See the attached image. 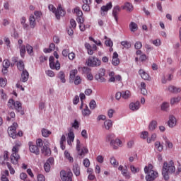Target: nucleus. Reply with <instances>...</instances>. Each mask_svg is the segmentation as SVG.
Instances as JSON below:
<instances>
[{"instance_id": "f257e3e1", "label": "nucleus", "mask_w": 181, "mask_h": 181, "mask_svg": "<svg viewBox=\"0 0 181 181\" xmlns=\"http://www.w3.org/2000/svg\"><path fill=\"white\" fill-rule=\"evenodd\" d=\"M175 170L176 168H175V163H173V160H170L169 163L165 162L162 169V175L165 180H169V173H174Z\"/></svg>"}, {"instance_id": "f03ea898", "label": "nucleus", "mask_w": 181, "mask_h": 181, "mask_svg": "<svg viewBox=\"0 0 181 181\" xmlns=\"http://www.w3.org/2000/svg\"><path fill=\"white\" fill-rule=\"evenodd\" d=\"M144 172L147 174L146 176V181L155 180L158 177V172L153 170V165L149 164L144 168Z\"/></svg>"}, {"instance_id": "7ed1b4c3", "label": "nucleus", "mask_w": 181, "mask_h": 181, "mask_svg": "<svg viewBox=\"0 0 181 181\" xmlns=\"http://www.w3.org/2000/svg\"><path fill=\"white\" fill-rule=\"evenodd\" d=\"M19 146H21L19 144H16L12 148L10 159L13 165H18V163H19V159H21V156H19Z\"/></svg>"}, {"instance_id": "20e7f679", "label": "nucleus", "mask_w": 181, "mask_h": 181, "mask_svg": "<svg viewBox=\"0 0 181 181\" xmlns=\"http://www.w3.org/2000/svg\"><path fill=\"white\" fill-rule=\"evenodd\" d=\"M48 9L54 13L56 18L58 20L60 19L61 16H64V15H66V11L63 9L61 4L58 6L57 9H56V7H54L53 4H49L48 6Z\"/></svg>"}, {"instance_id": "39448f33", "label": "nucleus", "mask_w": 181, "mask_h": 181, "mask_svg": "<svg viewBox=\"0 0 181 181\" xmlns=\"http://www.w3.org/2000/svg\"><path fill=\"white\" fill-rule=\"evenodd\" d=\"M86 64L89 67H97L98 66H101V60L95 57H90L87 59Z\"/></svg>"}, {"instance_id": "423d86ee", "label": "nucleus", "mask_w": 181, "mask_h": 181, "mask_svg": "<svg viewBox=\"0 0 181 181\" xmlns=\"http://www.w3.org/2000/svg\"><path fill=\"white\" fill-rule=\"evenodd\" d=\"M76 151L78 155L82 158H84L86 153H88V148H87L86 146L81 148V143L78 139L76 140Z\"/></svg>"}, {"instance_id": "0eeeda50", "label": "nucleus", "mask_w": 181, "mask_h": 181, "mask_svg": "<svg viewBox=\"0 0 181 181\" xmlns=\"http://www.w3.org/2000/svg\"><path fill=\"white\" fill-rule=\"evenodd\" d=\"M8 105L11 108H14L18 112H21L22 111V103L19 101L13 100V99H10L8 102Z\"/></svg>"}, {"instance_id": "6e6552de", "label": "nucleus", "mask_w": 181, "mask_h": 181, "mask_svg": "<svg viewBox=\"0 0 181 181\" xmlns=\"http://www.w3.org/2000/svg\"><path fill=\"white\" fill-rule=\"evenodd\" d=\"M95 78L99 83H105V69L101 68L99 69L98 73L95 76Z\"/></svg>"}, {"instance_id": "1a4fd4ad", "label": "nucleus", "mask_w": 181, "mask_h": 181, "mask_svg": "<svg viewBox=\"0 0 181 181\" xmlns=\"http://www.w3.org/2000/svg\"><path fill=\"white\" fill-rule=\"evenodd\" d=\"M61 179L62 181H73V173L71 171H61Z\"/></svg>"}, {"instance_id": "9d476101", "label": "nucleus", "mask_w": 181, "mask_h": 181, "mask_svg": "<svg viewBox=\"0 0 181 181\" xmlns=\"http://www.w3.org/2000/svg\"><path fill=\"white\" fill-rule=\"evenodd\" d=\"M16 128H18V123L13 122L12 126L8 127V134L13 139H16Z\"/></svg>"}, {"instance_id": "9b49d317", "label": "nucleus", "mask_w": 181, "mask_h": 181, "mask_svg": "<svg viewBox=\"0 0 181 181\" xmlns=\"http://www.w3.org/2000/svg\"><path fill=\"white\" fill-rule=\"evenodd\" d=\"M49 67L52 70H60V62L59 61L54 62V57H49Z\"/></svg>"}, {"instance_id": "f8f14e48", "label": "nucleus", "mask_w": 181, "mask_h": 181, "mask_svg": "<svg viewBox=\"0 0 181 181\" xmlns=\"http://www.w3.org/2000/svg\"><path fill=\"white\" fill-rule=\"evenodd\" d=\"M110 9H112V3L109 2L105 6H103L100 8V15L101 16H105L107 13H108V11Z\"/></svg>"}, {"instance_id": "ddd939ff", "label": "nucleus", "mask_w": 181, "mask_h": 181, "mask_svg": "<svg viewBox=\"0 0 181 181\" xmlns=\"http://www.w3.org/2000/svg\"><path fill=\"white\" fill-rule=\"evenodd\" d=\"M30 152L35 153V155H39L40 153V150H39V147L35 145L34 142L30 141L28 143Z\"/></svg>"}, {"instance_id": "4468645a", "label": "nucleus", "mask_w": 181, "mask_h": 181, "mask_svg": "<svg viewBox=\"0 0 181 181\" xmlns=\"http://www.w3.org/2000/svg\"><path fill=\"white\" fill-rule=\"evenodd\" d=\"M74 13H76L77 16V22H84V18H83V11L80 9V7H76L74 8Z\"/></svg>"}, {"instance_id": "2eb2a0df", "label": "nucleus", "mask_w": 181, "mask_h": 181, "mask_svg": "<svg viewBox=\"0 0 181 181\" xmlns=\"http://www.w3.org/2000/svg\"><path fill=\"white\" fill-rule=\"evenodd\" d=\"M85 47L87 49L88 54L90 56L94 54V51L97 50V45H93L92 47L89 43H85Z\"/></svg>"}, {"instance_id": "dca6fc26", "label": "nucleus", "mask_w": 181, "mask_h": 181, "mask_svg": "<svg viewBox=\"0 0 181 181\" xmlns=\"http://www.w3.org/2000/svg\"><path fill=\"white\" fill-rule=\"evenodd\" d=\"M110 146L113 148V149H118L119 146H122V141L119 139H114L110 142Z\"/></svg>"}, {"instance_id": "f3484780", "label": "nucleus", "mask_w": 181, "mask_h": 181, "mask_svg": "<svg viewBox=\"0 0 181 181\" xmlns=\"http://www.w3.org/2000/svg\"><path fill=\"white\" fill-rule=\"evenodd\" d=\"M119 12H121V7L119 6H115L112 10V16L117 23H118V13Z\"/></svg>"}, {"instance_id": "a211bd4d", "label": "nucleus", "mask_w": 181, "mask_h": 181, "mask_svg": "<svg viewBox=\"0 0 181 181\" xmlns=\"http://www.w3.org/2000/svg\"><path fill=\"white\" fill-rule=\"evenodd\" d=\"M118 169L122 171V175L126 177V179L131 178V174L128 172V168L126 166V168L124 169V166L119 165Z\"/></svg>"}, {"instance_id": "6ab92c4d", "label": "nucleus", "mask_w": 181, "mask_h": 181, "mask_svg": "<svg viewBox=\"0 0 181 181\" xmlns=\"http://www.w3.org/2000/svg\"><path fill=\"white\" fill-rule=\"evenodd\" d=\"M177 121L176 120V117L173 115H170L169 117V120L168 121V125L170 128H174V127H176Z\"/></svg>"}, {"instance_id": "aec40b11", "label": "nucleus", "mask_w": 181, "mask_h": 181, "mask_svg": "<svg viewBox=\"0 0 181 181\" xmlns=\"http://www.w3.org/2000/svg\"><path fill=\"white\" fill-rule=\"evenodd\" d=\"M139 108H141V103H139V101L131 103L129 104V109L132 111H138Z\"/></svg>"}, {"instance_id": "412c9836", "label": "nucleus", "mask_w": 181, "mask_h": 181, "mask_svg": "<svg viewBox=\"0 0 181 181\" xmlns=\"http://www.w3.org/2000/svg\"><path fill=\"white\" fill-rule=\"evenodd\" d=\"M118 53L115 52L112 55V64L113 66H118L119 64V58H118Z\"/></svg>"}, {"instance_id": "4be33fe9", "label": "nucleus", "mask_w": 181, "mask_h": 181, "mask_svg": "<svg viewBox=\"0 0 181 181\" xmlns=\"http://www.w3.org/2000/svg\"><path fill=\"white\" fill-rule=\"evenodd\" d=\"M139 76H141L143 80H148V81L149 80H151V76H149V74L146 73L145 71H144V69H140L139 71Z\"/></svg>"}, {"instance_id": "5701e85b", "label": "nucleus", "mask_w": 181, "mask_h": 181, "mask_svg": "<svg viewBox=\"0 0 181 181\" xmlns=\"http://www.w3.org/2000/svg\"><path fill=\"white\" fill-rule=\"evenodd\" d=\"M29 80V72L27 70H23L21 74V81L26 83Z\"/></svg>"}, {"instance_id": "b1692460", "label": "nucleus", "mask_w": 181, "mask_h": 181, "mask_svg": "<svg viewBox=\"0 0 181 181\" xmlns=\"http://www.w3.org/2000/svg\"><path fill=\"white\" fill-rule=\"evenodd\" d=\"M74 142V132L70 131L68 133V139H67V144L70 146H71V143Z\"/></svg>"}, {"instance_id": "393cba45", "label": "nucleus", "mask_w": 181, "mask_h": 181, "mask_svg": "<svg viewBox=\"0 0 181 181\" xmlns=\"http://www.w3.org/2000/svg\"><path fill=\"white\" fill-rule=\"evenodd\" d=\"M168 91L170 93H173L174 94H177V93H180L181 91V88H177L175 86H170L168 87Z\"/></svg>"}, {"instance_id": "a878e982", "label": "nucleus", "mask_w": 181, "mask_h": 181, "mask_svg": "<svg viewBox=\"0 0 181 181\" xmlns=\"http://www.w3.org/2000/svg\"><path fill=\"white\" fill-rule=\"evenodd\" d=\"M30 26L32 29H35V26H36V18H35V16L31 15L29 18Z\"/></svg>"}, {"instance_id": "bb28decb", "label": "nucleus", "mask_w": 181, "mask_h": 181, "mask_svg": "<svg viewBox=\"0 0 181 181\" xmlns=\"http://www.w3.org/2000/svg\"><path fill=\"white\" fill-rule=\"evenodd\" d=\"M75 176H79L80 175V166H78V164L75 163L73 165V169H72Z\"/></svg>"}, {"instance_id": "cd10ccee", "label": "nucleus", "mask_w": 181, "mask_h": 181, "mask_svg": "<svg viewBox=\"0 0 181 181\" xmlns=\"http://www.w3.org/2000/svg\"><path fill=\"white\" fill-rule=\"evenodd\" d=\"M91 114V110L88 108V106L86 105L85 108L82 110V115L83 117H90Z\"/></svg>"}, {"instance_id": "c85d7f7f", "label": "nucleus", "mask_w": 181, "mask_h": 181, "mask_svg": "<svg viewBox=\"0 0 181 181\" xmlns=\"http://www.w3.org/2000/svg\"><path fill=\"white\" fill-rule=\"evenodd\" d=\"M123 9H125L127 12H132L134 11V6L131 3H126L123 6Z\"/></svg>"}, {"instance_id": "c756f323", "label": "nucleus", "mask_w": 181, "mask_h": 181, "mask_svg": "<svg viewBox=\"0 0 181 181\" xmlns=\"http://www.w3.org/2000/svg\"><path fill=\"white\" fill-rule=\"evenodd\" d=\"M129 28L131 30V32H136V30H138V24H136L134 22H131Z\"/></svg>"}, {"instance_id": "7c9ffc66", "label": "nucleus", "mask_w": 181, "mask_h": 181, "mask_svg": "<svg viewBox=\"0 0 181 181\" xmlns=\"http://www.w3.org/2000/svg\"><path fill=\"white\" fill-rule=\"evenodd\" d=\"M157 125H158V122H156V120L151 121V122H150L148 125L149 130L154 131V129H156Z\"/></svg>"}, {"instance_id": "2f4dec72", "label": "nucleus", "mask_w": 181, "mask_h": 181, "mask_svg": "<svg viewBox=\"0 0 181 181\" xmlns=\"http://www.w3.org/2000/svg\"><path fill=\"white\" fill-rule=\"evenodd\" d=\"M54 49H56V45L54 43H51L49 48L44 49V53H50V52H53Z\"/></svg>"}, {"instance_id": "473e14b6", "label": "nucleus", "mask_w": 181, "mask_h": 181, "mask_svg": "<svg viewBox=\"0 0 181 181\" xmlns=\"http://www.w3.org/2000/svg\"><path fill=\"white\" fill-rule=\"evenodd\" d=\"M41 151H42V153H43L45 156H50V149L49 148V147L46 146H43Z\"/></svg>"}, {"instance_id": "72a5a7b5", "label": "nucleus", "mask_w": 181, "mask_h": 181, "mask_svg": "<svg viewBox=\"0 0 181 181\" xmlns=\"http://www.w3.org/2000/svg\"><path fill=\"white\" fill-rule=\"evenodd\" d=\"M58 78L61 80L62 83H66V74H64V71H59L58 74Z\"/></svg>"}, {"instance_id": "f704fd0d", "label": "nucleus", "mask_w": 181, "mask_h": 181, "mask_svg": "<svg viewBox=\"0 0 181 181\" xmlns=\"http://www.w3.org/2000/svg\"><path fill=\"white\" fill-rule=\"evenodd\" d=\"M65 142H66V136L63 134L60 139V146L62 151H64V149H66V146L64 145Z\"/></svg>"}, {"instance_id": "c9c22d12", "label": "nucleus", "mask_w": 181, "mask_h": 181, "mask_svg": "<svg viewBox=\"0 0 181 181\" xmlns=\"http://www.w3.org/2000/svg\"><path fill=\"white\" fill-rule=\"evenodd\" d=\"M17 68L20 71H23V70H25V64L23 60H20L17 62Z\"/></svg>"}, {"instance_id": "e433bc0d", "label": "nucleus", "mask_w": 181, "mask_h": 181, "mask_svg": "<svg viewBox=\"0 0 181 181\" xmlns=\"http://www.w3.org/2000/svg\"><path fill=\"white\" fill-rule=\"evenodd\" d=\"M15 112H11L8 113V116L6 117V121H8V122H10V121H15Z\"/></svg>"}, {"instance_id": "4c0bfd02", "label": "nucleus", "mask_w": 181, "mask_h": 181, "mask_svg": "<svg viewBox=\"0 0 181 181\" xmlns=\"http://www.w3.org/2000/svg\"><path fill=\"white\" fill-rule=\"evenodd\" d=\"M105 128V129H110V128H112V121L111 119H108L105 121L104 122Z\"/></svg>"}, {"instance_id": "58836bf2", "label": "nucleus", "mask_w": 181, "mask_h": 181, "mask_svg": "<svg viewBox=\"0 0 181 181\" xmlns=\"http://www.w3.org/2000/svg\"><path fill=\"white\" fill-rule=\"evenodd\" d=\"M78 73V71H77V69H72L69 74L70 80H74V78L76 77V76H77Z\"/></svg>"}, {"instance_id": "ea45409f", "label": "nucleus", "mask_w": 181, "mask_h": 181, "mask_svg": "<svg viewBox=\"0 0 181 181\" xmlns=\"http://www.w3.org/2000/svg\"><path fill=\"white\" fill-rule=\"evenodd\" d=\"M181 97L177 96L176 98H173L170 100V104L171 105H175V104H177L178 103H180Z\"/></svg>"}, {"instance_id": "a19ab883", "label": "nucleus", "mask_w": 181, "mask_h": 181, "mask_svg": "<svg viewBox=\"0 0 181 181\" xmlns=\"http://www.w3.org/2000/svg\"><path fill=\"white\" fill-rule=\"evenodd\" d=\"M131 97V92L129 90H126L122 93V98L124 100H128Z\"/></svg>"}, {"instance_id": "79ce46f5", "label": "nucleus", "mask_w": 181, "mask_h": 181, "mask_svg": "<svg viewBox=\"0 0 181 181\" xmlns=\"http://www.w3.org/2000/svg\"><path fill=\"white\" fill-rule=\"evenodd\" d=\"M109 82L110 83H115V71H111L109 73Z\"/></svg>"}, {"instance_id": "37998d69", "label": "nucleus", "mask_w": 181, "mask_h": 181, "mask_svg": "<svg viewBox=\"0 0 181 181\" xmlns=\"http://www.w3.org/2000/svg\"><path fill=\"white\" fill-rule=\"evenodd\" d=\"M114 139H115V134H107L106 136V142H112Z\"/></svg>"}, {"instance_id": "c03bdc74", "label": "nucleus", "mask_w": 181, "mask_h": 181, "mask_svg": "<svg viewBox=\"0 0 181 181\" xmlns=\"http://www.w3.org/2000/svg\"><path fill=\"white\" fill-rule=\"evenodd\" d=\"M52 134V132L46 129H42V136H45V138H47V136H49V135Z\"/></svg>"}, {"instance_id": "a18cd8bd", "label": "nucleus", "mask_w": 181, "mask_h": 181, "mask_svg": "<svg viewBox=\"0 0 181 181\" xmlns=\"http://www.w3.org/2000/svg\"><path fill=\"white\" fill-rule=\"evenodd\" d=\"M155 147L156 148V149H158L159 152H162V151H163V146L160 144V142L159 141H156Z\"/></svg>"}, {"instance_id": "49530a36", "label": "nucleus", "mask_w": 181, "mask_h": 181, "mask_svg": "<svg viewBox=\"0 0 181 181\" xmlns=\"http://www.w3.org/2000/svg\"><path fill=\"white\" fill-rule=\"evenodd\" d=\"M121 45H122V46H123V47H124V49L131 48V42H129L128 41H122Z\"/></svg>"}, {"instance_id": "de8ad7c7", "label": "nucleus", "mask_w": 181, "mask_h": 181, "mask_svg": "<svg viewBox=\"0 0 181 181\" xmlns=\"http://www.w3.org/2000/svg\"><path fill=\"white\" fill-rule=\"evenodd\" d=\"M26 50L30 56H33V47L30 46V45H27Z\"/></svg>"}, {"instance_id": "09e8293b", "label": "nucleus", "mask_w": 181, "mask_h": 181, "mask_svg": "<svg viewBox=\"0 0 181 181\" xmlns=\"http://www.w3.org/2000/svg\"><path fill=\"white\" fill-rule=\"evenodd\" d=\"M169 107H170L169 103L164 102L161 105V110H162V111H167L168 108H169Z\"/></svg>"}, {"instance_id": "8fccbe9b", "label": "nucleus", "mask_w": 181, "mask_h": 181, "mask_svg": "<svg viewBox=\"0 0 181 181\" xmlns=\"http://www.w3.org/2000/svg\"><path fill=\"white\" fill-rule=\"evenodd\" d=\"M20 54L21 57H23L25 56V53L26 52V48L24 45H20Z\"/></svg>"}, {"instance_id": "3c124183", "label": "nucleus", "mask_w": 181, "mask_h": 181, "mask_svg": "<svg viewBox=\"0 0 181 181\" xmlns=\"http://www.w3.org/2000/svg\"><path fill=\"white\" fill-rule=\"evenodd\" d=\"M110 162L111 165H112V166H114L115 168H117V166H118V161H117L115 158L114 157L110 158Z\"/></svg>"}, {"instance_id": "603ef678", "label": "nucleus", "mask_w": 181, "mask_h": 181, "mask_svg": "<svg viewBox=\"0 0 181 181\" xmlns=\"http://www.w3.org/2000/svg\"><path fill=\"white\" fill-rule=\"evenodd\" d=\"M74 80V84L76 86H78V84H81V77H80V76H76Z\"/></svg>"}, {"instance_id": "864d4df0", "label": "nucleus", "mask_w": 181, "mask_h": 181, "mask_svg": "<svg viewBox=\"0 0 181 181\" xmlns=\"http://www.w3.org/2000/svg\"><path fill=\"white\" fill-rule=\"evenodd\" d=\"M156 140V134H153L151 138H147V143L154 142Z\"/></svg>"}, {"instance_id": "5fc2aeb1", "label": "nucleus", "mask_w": 181, "mask_h": 181, "mask_svg": "<svg viewBox=\"0 0 181 181\" xmlns=\"http://www.w3.org/2000/svg\"><path fill=\"white\" fill-rule=\"evenodd\" d=\"M82 71H83V74L88 75L91 73V69L84 66L82 68Z\"/></svg>"}, {"instance_id": "6e6d98bb", "label": "nucleus", "mask_w": 181, "mask_h": 181, "mask_svg": "<svg viewBox=\"0 0 181 181\" xmlns=\"http://www.w3.org/2000/svg\"><path fill=\"white\" fill-rule=\"evenodd\" d=\"M64 156L69 162H73V157L70 156V153H69L67 151H65Z\"/></svg>"}, {"instance_id": "4d7b16f0", "label": "nucleus", "mask_w": 181, "mask_h": 181, "mask_svg": "<svg viewBox=\"0 0 181 181\" xmlns=\"http://www.w3.org/2000/svg\"><path fill=\"white\" fill-rule=\"evenodd\" d=\"M6 166L8 168V170H10L11 175H15V169H13V168H12V165L9 163H6Z\"/></svg>"}, {"instance_id": "13d9d810", "label": "nucleus", "mask_w": 181, "mask_h": 181, "mask_svg": "<svg viewBox=\"0 0 181 181\" xmlns=\"http://www.w3.org/2000/svg\"><path fill=\"white\" fill-rule=\"evenodd\" d=\"M89 107L90 110H94L95 107H97V103H95V100H92L89 103Z\"/></svg>"}, {"instance_id": "bf43d9fd", "label": "nucleus", "mask_w": 181, "mask_h": 181, "mask_svg": "<svg viewBox=\"0 0 181 181\" xmlns=\"http://www.w3.org/2000/svg\"><path fill=\"white\" fill-rule=\"evenodd\" d=\"M9 66H11V62H9V60L5 59L3 62L4 69H8Z\"/></svg>"}, {"instance_id": "052dcab7", "label": "nucleus", "mask_w": 181, "mask_h": 181, "mask_svg": "<svg viewBox=\"0 0 181 181\" xmlns=\"http://www.w3.org/2000/svg\"><path fill=\"white\" fill-rule=\"evenodd\" d=\"M83 165L85 168H90V160L88 158H85L83 160Z\"/></svg>"}, {"instance_id": "680f3d73", "label": "nucleus", "mask_w": 181, "mask_h": 181, "mask_svg": "<svg viewBox=\"0 0 181 181\" xmlns=\"http://www.w3.org/2000/svg\"><path fill=\"white\" fill-rule=\"evenodd\" d=\"M70 28H71L72 29H76V26H77V23H76V21L74 19H71L70 20Z\"/></svg>"}, {"instance_id": "e2e57ef3", "label": "nucleus", "mask_w": 181, "mask_h": 181, "mask_svg": "<svg viewBox=\"0 0 181 181\" xmlns=\"http://www.w3.org/2000/svg\"><path fill=\"white\" fill-rule=\"evenodd\" d=\"M36 145L38 148H42V146H43V140H42V139H37L36 141Z\"/></svg>"}, {"instance_id": "0e129e2a", "label": "nucleus", "mask_w": 181, "mask_h": 181, "mask_svg": "<svg viewBox=\"0 0 181 181\" xmlns=\"http://www.w3.org/2000/svg\"><path fill=\"white\" fill-rule=\"evenodd\" d=\"M20 178L21 180L28 181V175L25 173H22L20 174Z\"/></svg>"}, {"instance_id": "69168bd1", "label": "nucleus", "mask_w": 181, "mask_h": 181, "mask_svg": "<svg viewBox=\"0 0 181 181\" xmlns=\"http://www.w3.org/2000/svg\"><path fill=\"white\" fill-rule=\"evenodd\" d=\"M130 170L132 173H138L139 172V168H135L134 165L130 166Z\"/></svg>"}, {"instance_id": "338daca9", "label": "nucleus", "mask_w": 181, "mask_h": 181, "mask_svg": "<svg viewBox=\"0 0 181 181\" xmlns=\"http://www.w3.org/2000/svg\"><path fill=\"white\" fill-rule=\"evenodd\" d=\"M153 45H154V46H157L159 47L160 46V45H162V42H160V39H156L155 40L152 41Z\"/></svg>"}, {"instance_id": "774afa93", "label": "nucleus", "mask_w": 181, "mask_h": 181, "mask_svg": "<svg viewBox=\"0 0 181 181\" xmlns=\"http://www.w3.org/2000/svg\"><path fill=\"white\" fill-rule=\"evenodd\" d=\"M37 181H46V178L45 177V175L42 174H39L37 175Z\"/></svg>"}]
</instances>
